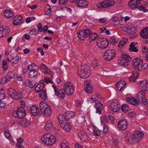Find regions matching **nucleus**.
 <instances>
[{"label": "nucleus", "instance_id": "nucleus-1", "mask_svg": "<svg viewBox=\"0 0 148 148\" xmlns=\"http://www.w3.org/2000/svg\"><path fill=\"white\" fill-rule=\"evenodd\" d=\"M141 90L137 94V97L140 103L143 106L148 104V99H146L145 95L146 92H148V83L146 80L140 82Z\"/></svg>", "mask_w": 148, "mask_h": 148}, {"label": "nucleus", "instance_id": "nucleus-2", "mask_svg": "<svg viewBox=\"0 0 148 148\" xmlns=\"http://www.w3.org/2000/svg\"><path fill=\"white\" fill-rule=\"evenodd\" d=\"M143 136V133L140 131L132 134L129 132L125 134V139L129 143L131 141V142L133 141L135 143H138Z\"/></svg>", "mask_w": 148, "mask_h": 148}, {"label": "nucleus", "instance_id": "nucleus-3", "mask_svg": "<svg viewBox=\"0 0 148 148\" xmlns=\"http://www.w3.org/2000/svg\"><path fill=\"white\" fill-rule=\"evenodd\" d=\"M77 74L82 78L86 79L88 78L91 74L90 67L87 65L80 66L78 68Z\"/></svg>", "mask_w": 148, "mask_h": 148}, {"label": "nucleus", "instance_id": "nucleus-4", "mask_svg": "<svg viewBox=\"0 0 148 148\" xmlns=\"http://www.w3.org/2000/svg\"><path fill=\"white\" fill-rule=\"evenodd\" d=\"M39 108L42 114L46 116H49L52 114V110L50 106L45 101H42L40 103Z\"/></svg>", "mask_w": 148, "mask_h": 148}, {"label": "nucleus", "instance_id": "nucleus-5", "mask_svg": "<svg viewBox=\"0 0 148 148\" xmlns=\"http://www.w3.org/2000/svg\"><path fill=\"white\" fill-rule=\"evenodd\" d=\"M132 60L130 56L128 55L123 54L121 55V59L118 61L120 65L126 66L128 65L129 62Z\"/></svg>", "mask_w": 148, "mask_h": 148}, {"label": "nucleus", "instance_id": "nucleus-6", "mask_svg": "<svg viewBox=\"0 0 148 148\" xmlns=\"http://www.w3.org/2000/svg\"><path fill=\"white\" fill-rule=\"evenodd\" d=\"M63 90L67 95H71L74 92L73 84L70 82H67L63 86Z\"/></svg>", "mask_w": 148, "mask_h": 148}, {"label": "nucleus", "instance_id": "nucleus-7", "mask_svg": "<svg viewBox=\"0 0 148 148\" xmlns=\"http://www.w3.org/2000/svg\"><path fill=\"white\" fill-rule=\"evenodd\" d=\"M25 115V111L23 107L18 108L16 110L14 111L12 113L13 116L18 119L23 118Z\"/></svg>", "mask_w": 148, "mask_h": 148}, {"label": "nucleus", "instance_id": "nucleus-8", "mask_svg": "<svg viewBox=\"0 0 148 148\" xmlns=\"http://www.w3.org/2000/svg\"><path fill=\"white\" fill-rule=\"evenodd\" d=\"M116 53L112 49L107 50L104 54V58L107 61H110L113 59L115 57Z\"/></svg>", "mask_w": 148, "mask_h": 148}, {"label": "nucleus", "instance_id": "nucleus-9", "mask_svg": "<svg viewBox=\"0 0 148 148\" xmlns=\"http://www.w3.org/2000/svg\"><path fill=\"white\" fill-rule=\"evenodd\" d=\"M97 43L98 47L101 49L106 48L109 44V41L108 40L103 38H99Z\"/></svg>", "mask_w": 148, "mask_h": 148}, {"label": "nucleus", "instance_id": "nucleus-10", "mask_svg": "<svg viewBox=\"0 0 148 148\" xmlns=\"http://www.w3.org/2000/svg\"><path fill=\"white\" fill-rule=\"evenodd\" d=\"M115 2L113 0L111 1H105L101 3L97 4V6L99 8H107L113 6Z\"/></svg>", "mask_w": 148, "mask_h": 148}, {"label": "nucleus", "instance_id": "nucleus-11", "mask_svg": "<svg viewBox=\"0 0 148 148\" xmlns=\"http://www.w3.org/2000/svg\"><path fill=\"white\" fill-rule=\"evenodd\" d=\"M8 92L9 95L15 100H20L22 97V94L21 93L18 94L14 89H9Z\"/></svg>", "mask_w": 148, "mask_h": 148}, {"label": "nucleus", "instance_id": "nucleus-12", "mask_svg": "<svg viewBox=\"0 0 148 148\" xmlns=\"http://www.w3.org/2000/svg\"><path fill=\"white\" fill-rule=\"evenodd\" d=\"M143 64V60L139 58H134L132 62V66L135 69H140V66Z\"/></svg>", "mask_w": 148, "mask_h": 148}, {"label": "nucleus", "instance_id": "nucleus-13", "mask_svg": "<svg viewBox=\"0 0 148 148\" xmlns=\"http://www.w3.org/2000/svg\"><path fill=\"white\" fill-rule=\"evenodd\" d=\"M27 110L29 113L34 116H36L39 114L38 108L35 105L28 106L27 107Z\"/></svg>", "mask_w": 148, "mask_h": 148}, {"label": "nucleus", "instance_id": "nucleus-14", "mask_svg": "<svg viewBox=\"0 0 148 148\" xmlns=\"http://www.w3.org/2000/svg\"><path fill=\"white\" fill-rule=\"evenodd\" d=\"M52 87L54 89L55 95L57 96L60 99H64L65 97V95L64 93L63 90L60 89L59 91H58L55 85H53Z\"/></svg>", "mask_w": 148, "mask_h": 148}, {"label": "nucleus", "instance_id": "nucleus-15", "mask_svg": "<svg viewBox=\"0 0 148 148\" xmlns=\"http://www.w3.org/2000/svg\"><path fill=\"white\" fill-rule=\"evenodd\" d=\"M128 123L127 121L123 120H119L117 123L118 128L121 130H124L127 128Z\"/></svg>", "mask_w": 148, "mask_h": 148}, {"label": "nucleus", "instance_id": "nucleus-16", "mask_svg": "<svg viewBox=\"0 0 148 148\" xmlns=\"http://www.w3.org/2000/svg\"><path fill=\"white\" fill-rule=\"evenodd\" d=\"M71 2L77 4L78 6L82 8H85L88 5V2L83 0H70Z\"/></svg>", "mask_w": 148, "mask_h": 148}, {"label": "nucleus", "instance_id": "nucleus-17", "mask_svg": "<svg viewBox=\"0 0 148 148\" xmlns=\"http://www.w3.org/2000/svg\"><path fill=\"white\" fill-rule=\"evenodd\" d=\"M140 0H130L129 3L130 7L132 9L138 8L140 3Z\"/></svg>", "mask_w": 148, "mask_h": 148}, {"label": "nucleus", "instance_id": "nucleus-18", "mask_svg": "<svg viewBox=\"0 0 148 148\" xmlns=\"http://www.w3.org/2000/svg\"><path fill=\"white\" fill-rule=\"evenodd\" d=\"M68 119L66 118L64 114L61 115L60 114L58 116V119L59 124L61 125V124H66V123L68 122Z\"/></svg>", "mask_w": 148, "mask_h": 148}, {"label": "nucleus", "instance_id": "nucleus-19", "mask_svg": "<svg viewBox=\"0 0 148 148\" xmlns=\"http://www.w3.org/2000/svg\"><path fill=\"white\" fill-rule=\"evenodd\" d=\"M23 17L21 15L16 16L14 18L13 24L15 26H17L21 24L22 23Z\"/></svg>", "mask_w": 148, "mask_h": 148}, {"label": "nucleus", "instance_id": "nucleus-20", "mask_svg": "<svg viewBox=\"0 0 148 148\" xmlns=\"http://www.w3.org/2000/svg\"><path fill=\"white\" fill-rule=\"evenodd\" d=\"M84 84V90L86 92L89 93L92 92V85L88 82L86 81H85Z\"/></svg>", "mask_w": 148, "mask_h": 148}, {"label": "nucleus", "instance_id": "nucleus-21", "mask_svg": "<svg viewBox=\"0 0 148 148\" xmlns=\"http://www.w3.org/2000/svg\"><path fill=\"white\" fill-rule=\"evenodd\" d=\"M44 127L47 131H51L53 128V125L51 121L50 120L47 121L46 123V125Z\"/></svg>", "mask_w": 148, "mask_h": 148}, {"label": "nucleus", "instance_id": "nucleus-22", "mask_svg": "<svg viewBox=\"0 0 148 148\" xmlns=\"http://www.w3.org/2000/svg\"><path fill=\"white\" fill-rule=\"evenodd\" d=\"M120 106L119 105L114 103H112L111 104L110 109L114 112H117L120 110Z\"/></svg>", "mask_w": 148, "mask_h": 148}, {"label": "nucleus", "instance_id": "nucleus-23", "mask_svg": "<svg viewBox=\"0 0 148 148\" xmlns=\"http://www.w3.org/2000/svg\"><path fill=\"white\" fill-rule=\"evenodd\" d=\"M49 135L48 141L49 142H48V145L51 146L55 143L56 138L54 136L50 133H49Z\"/></svg>", "mask_w": 148, "mask_h": 148}, {"label": "nucleus", "instance_id": "nucleus-24", "mask_svg": "<svg viewBox=\"0 0 148 148\" xmlns=\"http://www.w3.org/2000/svg\"><path fill=\"white\" fill-rule=\"evenodd\" d=\"M140 35L143 38H148V27L143 29L140 33Z\"/></svg>", "mask_w": 148, "mask_h": 148}, {"label": "nucleus", "instance_id": "nucleus-25", "mask_svg": "<svg viewBox=\"0 0 148 148\" xmlns=\"http://www.w3.org/2000/svg\"><path fill=\"white\" fill-rule=\"evenodd\" d=\"M137 100H137L133 98H127L126 99L127 101L135 106H136L138 104V102L140 103L138 99Z\"/></svg>", "mask_w": 148, "mask_h": 148}, {"label": "nucleus", "instance_id": "nucleus-26", "mask_svg": "<svg viewBox=\"0 0 148 148\" xmlns=\"http://www.w3.org/2000/svg\"><path fill=\"white\" fill-rule=\"evenodd\" d=\"M126 83L125 82L122 81L118 82L116 84V88L119 91H121L126 85Z\"/></svg>", "mask_w": 148, "mask_h": 148}, {"label": "nucleus", "instance_id": "nucleus-27", "mask_svg": "<svg viewBox=\"0 0 148 148\" xmlns=\"http://www.w3.org/2000/svg\"><path fill=\"white\" fill-rule=\"evenodd\" d=\"M61 127L66 132H69L70 131L71 129V126L69 125V122L66 123V124H61L60 125Z\"/></svg>", "mask_w": 148, "mask_h": 148}, {"label": "nucleus", "instance_id": "nucleus-28", "mask_svg": "<svg viewBox=\"0 0 148 148\" xmlns=\"http://www.w3.org/2000/svg\"><path fill=\"white\" fill-rule=\"evenodd\" d=\"M49 133L45 134L42 135L41 138V140L42 142L47 145H48V138Z\"/></svg>", "mask_w": 148, "mask_h": 148}, {"label": "nucleus", "instance_id": "nucleus-29", "mask_svg": "<svg viewBox=\"0 0 148 148\" xmlns=\"http://www.w3.org/2000/svg\"><path fill=\"white\" fill-rule=\"evenodd\" d=\"M4 16L8 18H11L14 16V14L11 11L9 10H6L4 12Z\"/></svg>", "mask_w": 148, "mask_h": 148}, {"label": "nucleus", "instance_id": "nucleus-30", "mask_svg": "<svg viewBox=\"0 0 148 148\" xmlns=\"http://www.w3.org/2000/svg\"><path fill=\"white\" fill-rule=\"evenodd\" d=\"M138 73L136 72H133L132 76L129 77L130 82H134L138 77Z\"/></svg>", "mask_w": 148, "mask_h": 148}, {"label": "nucleus", "instance_id": "nucleus-31", "mask_svg": "<svg viewBox=\"0 0 148 148\" xmlns=\"http://www.w3.org/2000/svg\"><path fill=\"white\" fill-rule=\"evenodd\" d=\"M21 125L24 127H27L30 124V121L27 119H24L21 121Z\"/></svg>", "mask_w": 148, "mask_h": 148}, {"label": "nucleus", "instance_id": "nucleus-32", "mask_svg": "<svg viewBox=\"0 0 148 148\" xmlns=\"http://www.w3.org/2000/svg\"><path fill=\"white\" fill-rule=\"evenodd\" d=\"M29 75L31 78L35 77L38 74L37 71L34 69H31L29 70Z\"/></svg>", "mask_w": 148, "mask_h": 148}, {"label": "nucleus", "instance_id": "nucleus-33", "mask_svg": "<svg viewBox=\"0 0 148 148\" xmlns=\"http://www.w3.org/2000/svg\"><path fill=\"white\" fill-rule=\"evenodd\" d=\"M45 84L44 83H41L38 84L36 87L35 90L37 92L42 91L41 90L44 88Z\"/></svg>", "mask_w": 148, "mask_h": 148}, {"label": "nucleus", "instance_id": "nucleus-34", "mask_svg": "<svg viewBox=\"0 0 148 148\" xmlns=\"http://www.w3.org/2000/svg\"><path fill=\"white\" fill-rule=\"evenodd\" d=\"M39 96L42 99L46 100L47 98L46 90L44 89L43 90L41 91L39 94Z\"/></svg>", "mask_w": 148, "mask_h": 148}, {"label": "nucleus", "instance_id": "nucleus-35", "mask_svg": "<svg viewBox=\"0 0 148 148\" xmlns=\"http://www.w3.org/2000/svg\"><path fill=\"white\" fill-rule=\"evenodd\" d=\"M66 118L68 119V120L69 121V119L74 118L75 117L73 113L72 112L69 111H67L66 113L64 114Z\"/></svg>", "mask_w": 148, "mask_h": 148}, {"label": "nucleus", "instance_id": "nucleus-36", "mask_svg": "<svg viewBox=\"0 0 148 148\" xmlns=\"http://www.w3.org/2000/svg\"><path fill=\"white\" fill-rule=\"evenodd\" d=\"M3 29V32L4 36L6 34H9L10 32V29L7 26H1Z\"/></svg>", "mask_w": 148, "mask_h": 148}, {"label": "nucleus", "instance_id": "nucleus-37", "mask_svg": "<svg viewBox=\"0 0 148 148\" xmlns=\"http://www.w3.org/2000/svg\"><path fill=\"white\" fill-rule=\"evenodd\" d=\"M82 31L84 32V34L85 37L89 36L92 33L90 29L88 28L84 29L83 30H82Z\"/></svg>", "mask_w": 148, "mask_h": 148}, {"label": "nucleus", "instance_id": "nucleus-38", "mask_svg": "<svg viewBox=\"0 0 148 148\" xmlns=\"http://www.w3.org/2000/svg\"><path fill=\"white\" fill-rule=\"evenodd\" d=\"M128 39L127 38H123L120 42L118 45L119 47H123L127 42Z\"/></svg>", "mask_w": 148, "mask_h": 148}, {"label": "nucleus", "instance_id": "nucleus-39", "mask_svg": "<svg viewBox=\"0 0 148 148\" xmlns=\"http://www.w3.org/2000/svg\"><path fill=\"white\" fill-rule=\"evenodd\" d=\"M25 84L27 86L29 87L30 88H32L34 87L35 83V82H33L29 80H27L25 82Z\"/></svg>", "mask_w": 148, "mask_h": 148}, {"label": "nucleus", "instance_id": "nucleus-40", "mask_svg": "<svg viewBox=\"0 0 148 148\" xmlns=\"http://www.w3.org/2000/svg\"><path fill=\"white\" fill-rule=\"evenodd\" d=\"M19 61V57L18 56H16L13 57L10 60L11 62L13 64H16Z\"/></svg>", "mask_w": 148, "mask_h": 148}, {"label": "nucleus", "instance_id": "nucleus-41", "mask_svg": "<svg viewBox=\"0 0 148 148\" xmlns=\"http://www.w3.org/2000/svg\"><path fill=\"white\" fill-rule=\"evenodd\" d=\"M89 36V41H92L94 40L97 38V34L95 33H91Z\"/></svg>", "mask_w": 148, "mask_h": 148}, {"label": "nucleus", "instance_id": "nucleus-42", "mask_svg": "<svg viewBox=\"0 0 148 148\" xmlns=\"http://www.w3.org/2000/svg\"><path fill=\"white\" fill-rule=\"evenodd\" d=\"M124 28H125L126 29L125 30V31H127L128 30H131V33L132 34H135L137 30V28L134 26H133L132 27H131L130 28H127L124 27Z\"/></svg>", "mask_w": 148, "mask_h": 148}, {"label": "nucleus", "instance_id": "nucleus-43", "mask_svg": "<svg viewBox=\"0 0 148 148\" xmlns=\"http://www.w3.org/2000/svg\"><path fill=\"white\" fill-rule=\"evenodd\" d=\"M61 148H69L68 145V143L65 140H62L61 144Z\"/></svg>", "mask_w": 148, "mask_h": 148}, {"label": "nucleus", "instance_id": "nucleus-44", "mask_svg": "<svg viewBox=\"0 0 148 148\" xmlns=\"http://www.w3.org/2000/svg\"><path fill=\"white\" fill-rule=\"evenodd\" d=\"M80 135L81 136L80 138L84 140L85 141L86 139H87L88 137L87 135L85 132H84L83 131H81L80 133Z\"/></svg>", "mask_w": 148, "mask_h": 148}, {"label": "nucleus", "instance_id": "nucleus-45", "mask_svg": "<svg viewBox=\"0 0 148 148\" xmlns=\"http://www.w3.org/2000/svg\"><path fill=\"white\" fill-rule=\"evenodd\" d=\"M78 37L82 40H84L85 38L84 34V32L82 30L80 31L78 34Z\"/></svg>", "mask_w": 148, "mask_h": 148}, {"label": "nucleus", "instance_id": "nucleus-46", "mask_svg": "<svg viewBox=\"0 0 148 148\" xmlns=\"http://www.w3.org/2000/svg\"><path fill=\"white\" fill-rule=\"evenodd\" d=\"M8 79V81L11 80L14 76V74L11 72H9L5 76Z\"/></svg>", "mask_w": 148, "mask_h": 148}, {"label": "nucleus", "instance_id": "nucleus-47", "mask_svg": "<svg viewBox=\"0 0 148 148\" xmlns=\"http://www.w3.org/2000/svg\"><path fill=\"white\" fill-rule=\"evenodd\" d=\"M129 108L128 106L126 104L123 105L121 107V109L125 113H126L128 111Z\"/></svg>", "mask_w": 148, "mask_h": 148}, {"label": "nucleus", "instance_id": "nucleus-48", "mask_svg": "<svg viewBox=\"0 0 148 148\" xmlns=\"http://www.w3.org/2000/svg\"><path fill=\"white\" fill-rule=\"evenodd\" d=\"M7 81H8V79L5 76L0 80V84L1 85H3Z\"/></svg>", "mask_w": 148, "mask_h": 148}, {"label": "nucleus", "instance_id": "nucleus-49", "mask_svg": "<svg viewBox=\"0 0 148 148\" xmlns=\"http://www.w3.org/2000/svg\"><path fill=\"white\" fill-rule=\"evenodd\" d=\"M38 32L37 29L33 28L29 32V34L30 35H36Z\"/></svg>", "mask_w": 148, "mask_h": 148}, {"label": "nucleus", "instance_id": "nucleus-50", "mask_svg": "<svg viewBox=\"0 0 148 148\" xmlns=\"http://www.w3.org/2000/svg\"><path fill=\"white\" fill-rule=\"evenodd\" d=\"M95 106L96 108H99L101 110L103 109V105L100 103V101H98V103H96Z\"/></svg>", "mask_w": 148, "mask_h": 148}, {"label": "nucleus", "instance_id": "nucleus-51", "mask_svg": "<svg viewBox=\"0 0 148 148\" xmlns=\"http://www.w3.org/2000/svg\"><path fill=\"white\" fill-rule=\"evenodd\" d=\"M143 69L145 70L148 69V64L146 63L142 64V65L140 66V69Z\"/></svg>", "mask_w": 148, "mask_h": 148}, {"label": "nucleus", "instance_id": "nucleus-52", "mask_svg": "<svg viewBox=\"0 0 148 148\" xmlns=\"http://www.w3.org/2000/svg\"><path fill=\"white\" fill-rule=\"evenodd\" d=\"M140 6L139 7L138 9L140 11H143L144 12H146L148 11V9L145 8V7L143 5H140Z\"/></svg>", "mask_w": 148, "mask_h": 148}, {"label": "nucleus", "instance_id": "nucleus-53", "mask_svg": "<svg viewBox=\"0 0 148 148\" xmlns=\"http://www.w3.org/2000/svg\"><path fill=\"white\" fill-rule=\"evenodd\" d=\"M100 65L97 62H96L95 61H93L92 62V66L94 68H97L99 67Z\"/></svg>", "mask_w": 148, "mask_h": 148}, {"label": "nucleus", "instance_id": "nucleus-54", "mask_svg": "<svg viewBox=\"0 0 148 148\" xmlns=\"http://www.w3.org/2000/svg\"><path fill=\"white\" fill-rule=\"evenodd\" d=\"M43 82L47 84L49 83H51V84H53V82H52L51 79L49 77L45 78L43 80Z\"/></svg>", "mask_w": 148, "mask_h": 148}, {"label": "nucleus", "instance_id": "nucleus-55", "mask_svg": "<svg viewBox=\"0 0 148 148\" xmlns=\"http://www.w3.org/2000/svg\"><path fill=\"white\" fill-rule=\"evenodd\" d=\"M45 11L46 14L48 15H49L51 14V8H45Z\"/></svg>", "mask_w": 148, "mask_h": 148}, {"label": "nucleus", "instance_id": "nucleus-56", "mask_svg": "<svg viewBox=\"0 0 148 148\" xmlns=\"http://www.w3.org/2000/svg\"><path fill=\"white\" fill-rule=\"evenodd\" d=\"M68 0H59L58 3L59 4L65 5L67 2Z\"/></svg>", "mask_w": 148, "mask_h": 148}, {"label": "nucleus", "instance_id": "nucleus-57", "mask_svg": "<svg viewBox=\"0 0 148 148\" xmlns=\"http://www.w3.org/2000/svg\"><path fill=\"white\" fill-rule=\"evenodd\" d=\"M96 101L95 98H93V97H91L88 100V102L89 103H92L95 102V101Z\"/></svg>", "mask_w": 148, "mask_h": 148}, {"label": "nucleus", "instance_id": "nucleus-58", "mask_svg": "<svg viewBox=\"0 0 148 148\" xmlns=\"http://www.w3.org/2000/svg\"><path fill=\"white\" fill-rule=\"evenodd\" d=\"M112 20L113 22H117L118 23L119 22V18L116 16L113 17Z\"/></svg>", "mask_w": 148, "mask_h": 148}, {"label": "nucleus", "instance_id": "nucleus-59", "mask_svg": "<svg viewBox=\"0 0 148 148\" xmlns=\"http://www.w3.org/2000/svg\"><path fill=\"white\" fill-rule=\"evenodd\" d=\"M129 50L130 51H133L134 52H137L138 51V50L136 47L130 48Z\"/></svg>", "mask_w": 148, "mask_h": 148}, {"label": "nucleus", "instance_id": "nucleus-60", "mask_svg": "<svg viewBox=\"0 0 148 148\" xmlns=\"http://www.w3.org/2000/svg\"><path fill=\"white\" fill-rule=\"evenodd\" d=\"M38 31L40 32H41L42 31V24L40 23H38L37 26Z\"/></svg>", "mask_w": 148, "mask_h": 148}, {"label": "nucleus", "instance_id": "nucleus-61", "mask_svg": "<svg viewBox=\"0 0 148 148\" xmlns=\"http://www.w3.org/2000/svg\"><path fill=\"white\" fill-rule=\"evenodd\" d=\"M118 141L119 140L118 138H116L115 140H114L112 142L113 143V145L115 147H117L118 146Z\"/></svg>", "mask_w": 148, "mask_h": 148}, {"label": "nucleus", "instance_id": "nucleus-62", "mask_svg": "<svg viewBox=\"0 0 148 148\" xmlns=\"http://www.w3.org/2000/svg\"><path fill=\"white\" fill-rule=\"evenodd\" d=\"M6 95L4 93L0 92V100H2L5 98Z\"/></svg>", "mask_w": 148, "mask_h": 148}, {"label": "nucleus", "instance_id": "nucleus-63", "mask_svg": "<svg viewBox=\"0 0 148 148\" xmlns=\"http://www.w3.org/2000/svg\"><path fill=\"white\" fill-rule=\"evenodd\" d=\"M93 134L95 136H99L100 134V132L99 131L94 130L93 131Z\"/></svg>", "mask_w": 148, "mask_h": 148}, {"label": "nucleus", "instance_id": "nucleus-64", "mask_svg": "<svg viewBox=\"0 0 148 148\" xmlns=\"http://www.w3.org/2000/svg\"><path fill=\"white\" fill-rule=\"evenodd\" d=\"M4 134L5 137L7 138H9L10 137V135L8 132H5Z\"/></svg>", "mask_w": 148, "mask_h": 148}]
</instances>
